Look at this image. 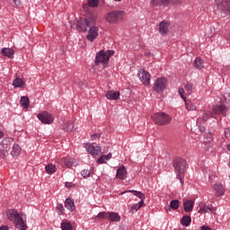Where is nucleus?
<instances>
[{
	"mask_svg": "<svg viewBox=\"0 0 230 230\" xmlns=\"http://www.w3.org/2000/svg\"><path fill=\"white\" fill-rule=\"evenodd\" d=\"M83 22L87 28H90L86 36L87 40L90 42H94V40H96L98 38V31H100L98 27L94 26V24H96V16L92 15L87 17Z\"/></svg>",
	"mask_w": 230,
	"mask_h": 230,
	"instance_id": "nucleus-1",
	"label": "nucleus"
},
{
	"mask_svg": "<svg viewBox=\"0 0 230 230\" xmlns=\"http://www.w3.org/2000/svg\"><path fill=\"white\" fill-rule=\"evenodd\" d=\"M7 218L11 222H14L16 229H20V230L28 229V226L26 225V221L24 220L25 217L23 215L19 214L17 210L15 209L8 210Z\"/></svg>",
	"mask_w": 230,
	"mask_h": 230,
	"instance_id": "nucleus-2",
	"label": "nucleus"
},
{
	"mask_svg": "<svg viewBox=\"0 0 230 230\" xmlns=\"http://www.w3.org/2000/svg\"><path fill=\"white\" fill-rule=\"evenodd\" d=\"M114 55V50H101L96 54L95 65L100 66L102 64L103 67H107L111 57Z\"/></svg>",
	"mask_w": 230,
	"mask_h": 230,
	"instance_id": "nucleus-3",
	"label": "nucleus"
},
{
	"mask_svg": "<svg viewBox=\"0 0 230 230\" xmlns=\"http://www.w3.org/2000/svg\"><path fill=\"white\" fill-rule=\"evenodd\" d=\"M176 177L181 181V184H184V171L186 170V160L178 158L173 164Z\"/></svg>",
	"mask_w": 230,
	"mask_h": 230,
	"instance_id": "nucleus-4",
	"label": "nucleus"
},
{
	"mask_svg": "<svg viewBox=\"0 0 230 230\" xmlns=\"http://www.w3.org/2000/svg\"><path fill=\"white\" fill-rule=\"evenodd\" d=\"M152 119L155 125H158L159 127L168 125L172 122V117L164 112L155 113L152 115Z\"/></svg>",
	"mask_w": 230,
	"mask_h": 230,
	"instance_id": "nucleus-5",
	"label": "nucleus"
},
{
	"mask_svg": "<svg viewBox=\"0 0 230 230\" xmlns=\"http://www.w3.org/2000/svg\"><path fill=\"white\" fill-rule=\"evenodd\" d=\"M123 17H125V12L111 11L106 14V21L110 24H117V22L123 21Z\"/></svg>",
	"mask_w": 230,
	"mask_h": 230,
	"instance_id": "nucleus-6",
	"label": "nucleus"
},
{
	"mask_svg": "<svg viewBox=\"0 0 230 230\" xmlns=\"http://www.w3.org/2000/svg\"><path fill=\"white\" fill-rule=\"evenodd\" d=\"M1 145L0 157H2V159H6V157H8V152L12 149V138L3 139Z\"/></svg>",
	"mask_w": 230,
	"mask_h": 230,
	"instance_id": "nucleus-7",
	"label": "nucleus"
},
{
	"mask_svg": "<svg viewBox=\"0 0 230 230\" xmlns=\"http://www.w3.org/2000/svg\"><path fill=\"white\" fill-rule=\"evenodd\" d=\"M125 193H133L135 197H137L138 199H141V201L138 203L133 204L131 207L132 211H138V209H141V207L145 204V194L141 191L137 190H127Z\"/></svg>",
	"mask_w": 230,
	"mask_h": 230,
	"instance_id": "nucleus-8",
	"label": "nucleus"
},
{
	"mask_svg": "<svg viewBox=\"0 0 230 230\" xmlns=\"http://www.w3.org/2000/svg\"><path fill=\"white\" fill-rule=\"evenodd\" d=\"M178 93L183 100L185 108L189 112H191V111H197V105L191 100L186 99V96L184 95V88H179Z\"/></svg>",
	"mask_w": 230,
	"mask_h": 230,
	"instance_id": "nucleus-9",
	"label": "nucleus"
},
{
	"mask_svg": "<svg viewBox=\"0 0 230 230\" xmlns=\"http://www.w3.org/2000/svg\"><path fill=\"white\" fill-rule=\"evenodd\" d=\"M168 84V79L166 77H160L155 81L154 91L155 93H163L166 89V84Z\"/></svg>",
	"mask_w": 230,
	"mask_h": 230,
	"instance_id": "nucleus-10",
	"label": "nucleus"
},
{
	"mask_svg": "<svg viewBox=\"0 0 230 230\" xmlns=\"http://www.w3.org/2000/svg\"><path fill=\"white\" fill-rule=\"evenodd\" d=\"M84 146L86 152H88V154H91V155H98V154L102 152V147L100 146V145L96 143H86L84 144Z\"/></svg>",
	"mask_w": 230,
	"mask_h": 230,
	"instance_id": "nucleus-11",
	"label": "nucleus"
},
{
	"mask_svg": "<svg viewBox=\"0 0 230 230\" xmlns=\"http://www.w3.org/2000/svg\"><path fill=\"white\" fill-rule=\"evenodd\" d=\"M217 10L224 13H230V0H216Z\"/></svg>",
	"mask_w": 230,
	"mask_h": 230,
	"instance_id": "nucleus-12",
	"label": "nucleus"
},
{
	"mask_svg": "<svg viewBox=\"0 0 230 230\" xmlns=\"http://www.w3.org/2000/svg\"><path fill=\"white\" fill-rule=\"evenodd\" d=\"M38 119H40V121H41V123H44L45 125H51L55 118H53V115H51L49 112L43 111L38 114Z\"/></svg>",
	"mask_w": 230,
	"mask_h": 230,
	"instance_id": "nucleus-13",
	"label": "nucleus"
},
{
	"mask_svg": "<svg viewBox=\"0 0 230 230\" xmlns=\"http://www.w3.org/2000/svg\"><path fill=\"white\" fill-rule=\"evenodd\" d=\"M212 111L217 116H227V108L224 103L215 104Z\"/></svg>",
	"mask_w": 230,
	"mask_h": 230,
	"instance_id": "nucleus-14",
	"label": "nucleus"
},
{
	"mask_svg": "<svg viewBox=\"0 0 230 230\" xmlns=\"http://www.w3.org/2000/svg\"><path fill=\"white\" fill-rule=\"evenodd\" d=\"M159 33L162 37H166L170 33V22L162 21L159 23Z\"/></svg>",
	"mask_w": 230,
	"mask_h": 230,
	"instance_id": "nucleus-15",
	"label": "nucleus"
},
{
	"mask_svg": "<svg viewBox=\"0 0 230 230\" xmlns=\"http://www.w3.org/2000/svg\"><path fill=\"white\" fill-rule=\"evenodd\" d=\"M138 78L140 80V82H142V84H144V85H150V73H148L146 70L140 69V71L138 72Z\"/></svg>",
	"mask_w": 230,
	"mask_h": 230,
	"instance_id": "nucleus-16",
	"label": "nucleus"
},
{
	"mask_svg": "<svg viewBox=\"0 0 230 230\" xmlns=\"http://www.w3.org/2000/svg\"><path fill=\"white\" fill-rule=\"evenodd\" d=\"M214 211H216L215 207H213V205L211 204H206V203H200L199 204V213H213Z\"/></svg>",
	"mask_w": 230,
	"mask_h": 230,
	"instance_id": "nucleus-17",
	"label": "nucleus"
},
{
	"mask_svg": "<svg viewBox=\"0 0 230 230\" xmlns=\"http://www.w3.org/2000/svg\"><path fill=\"white\" fill-rule=\"evenodd\" d=\"M127 175L128 172L125 165H121L117 169L116 178L119 181H125V179H127Z\"/></svg>",
	"mask_w": 230,
	"mask_h": 230,
	"instance_id": "nucleus-18",
	"label": "nucleus"
},
{
	"mask_svg": "<svg viewBox=\"0 0 230 230\" xmlns=\"http://www.w3.org/2000/svg\"><path fill=\"white\" fill-rule=\"evenodd\" d=\"M180 89H183L185 97L190 96L193 93V84L187 82Z\"/></svg>",
	"mask_w": 230,
	"mask_h": 230,
	"instance_id": "nucleus-19",
	"label": "nucleus"
},
{
	"mask_svg": "<svg viewBox=\"0 0 230 230\" xmlns=\"http://www.w3.org/2000/svg\"><path fill=\"white\" fill-rule=\"evenodd\" d=\"M215 191H217V197H222L226 194V189L223 184L215 183L212 187Z\"/></svg>",
	"mask_w": 230,
	"mask_h": 230,
	"instance_id": "nucleus-20",
	"label": "nucleus"
},
{
	"mask_svg": "<svg viewBox=\"0 0 230 230\" xmlns=\"http://www.w3.org/2000/svg\"><path fill=\"white\" fill-rule=\"evenodd\" d=\"M108 220L110 222H119L121 220V217L116 212H108Z\"/></svg>",
	"mask_w": 230,
	"mask_h": 230,
	"instance_id": "nucleus-21",
	"label": "nucleus"
},
{
	"mask_svg": "<svg viewBox=\"0 0 230 230\" xmlns=\"http://www.w3.org/2000/svg\"><path fill=\"white\" fill-rule=\"evenodd\" d=\"M105 96L107 100H119V92H115L111 90L107 92Z\"/></svg>",
	"mask_w": 230,
	"mask_h": 230,
	"instance_id": "nucleus-22",
	"label": "nucleus"
},
{
	"mask_svg": "<svg viewBox=\"0 0 230 230\" xmlns=\"http://www.w3.org/2000/svg\"><path fill=\"white\" fill-rule=\"evenodd\" d=\"M65 208H66L68 211H75L76 209V207L75 206V201H73V199H71L70 198L65 200Z\"/></svg>",
	"mask_w": 230,
	"mask_h": 230,
	"instance_id": "nucleus-23",
	"label": "nucleus"
},
{
	"mask_svg": "<svg viewBox=\"0 0 230 230\" xmlns=\"http://www.w3.org/2000/svg\"><path fill=\"white\" fill-rule=\"evenodd\" d=\"M195 206V202L193 200H187L183 203L184 211L186 213H190V211H193V207Z\"/></svg>",
	"mask_w": 230,
	"mask_h": 230,
	"instance_id": "nucleus-24",
	"label": "nucleus"
},
{
	"mask_svg": "<svg viewBox=\"0 0 230 230\" xmlns=\"http://www.w3.org/2000/svg\"><path fill=\"white\" fill-rule=\"evenodd\" d=\"M63 163L67 168H71V166H76V164H78L76 162H75V159L71 157L63 158Z\"/></svg>",
	"mask_w": 230,
	"mask_h": 230,
	"instance_id": "nucleus-25",
	"label": "nucleus"
},
{
	"mask_svg": "<svg viewBox=\"0 0 230 230\" xmlns=\"http://www.w3.org/2000/svg\"><path fill=\"white\" fill-rule=\"evenodd\" d=\"M45 170L49 175H53V173H57V165L49 164L45 166Z\"/></svg>",
	"mask_w": 230,
	"mask_h": 230,
	"instance_id": "nucleus-26",
	"label": "nucleus"
},
{
	"mask_svg": "<svg viewBox=\"0 0 230 230\" xmlns=\"http://www.w3.org/2000/svg\"><path fill=\"white\" fill-rule=\"evenodd\" d=\"M22 149L21 148V146L18 144H14L13 146V150L11 152V155H13V157H17V155H21V151Z\"/></svg>",
	"mask_w": 230,
	"mask_h": 230,
	"instance_id": "nucleus-27",
	"label": "nucleus"
},
{
	"mask_svg": "<svg viewBox=\"0 0 230 230\" xmlns=\"http://www.w3.org/2000/svg\"><path fill=\"white\" fill-rule=\"evenodd\" d=\"M1 53L4 57H8V58H13L14 51L12 49H2Z\"/></svg>",
	"mask_w": 230,
	"mask_h": 230,
	"instance_id": "nucleus-28",
	"label": "nucleus"
},
{
	"mask_svg": "<svg viewBox=\"0 0 230 230\" xmlns=\"http://www.w3.org/2000/svg\"><path fill=\"white\" fill-rule=\"evenodd\" d=\"M13 85L14 86L15 89L24 87V81L22 80V78L17 77L13 82Z\"/></svg>",
	"mask_w": 230,
	"mask_h": 230,
	"instance_id": "nucleus-29",
	"label": "nucleus"
},
{
	"mask_svg": "<svg viewBox=\"0 0 230 230\" xmlns=\"http://www.w3.org/2000/svg\"><path fill=\"white\" fill-rule=\"evenodd\" d=\"M193 66H194V67H196V69H203L204 61L202 59H200V58H197L194 60Z\"/></svg>",
	"mask_w": 230,
	"mask_h": 230,
	"instance_id": "nucleus-30",
	"label": "nucleus"
},
{
	"mask_svg": "<svg viewBox=\"0 0 230 230\" xmlns=\"http://www.w3.org/2000/svg\"><path fill=\"white\" fill-rule=\"evenodd\" d=\"M20 103L23 109H28V107H30V99L26 96H22L20 100Z\"/></svg>",
	"mask_w": 230,
	"mask_h": 230,
	"instance_id": "nucleus-31",
	"label": "nucleus"
},
{
	"mask_svg": "<svg viewBox=\"0 0 230 230\" xmlns=\"http://www.w3.org/2000/svg\"><path fill=\"white\" fill-rule=\"evenodd\" d=\"M73 128H75V125H73V122L71 121L65 122V126L63 127V130H65V132H71Z\"/></svg>",
	"mask_w": 230,
	"mask_h": 230,
	"instance_id": "nucleus-32",
	"label": "nucleus"
},
{
	"mask_svg": "<svg viewBox=\"0 0 230 230\" xmlns=\"http://www.w3.org/2000/svg\"><path fill=\"white\" fill-rule=\"evenodd\" d=\"M56 211L59 216L66 215V208H64V205L58 203L56 207Z\"/></svg>",
	"mask_w": 230,
	"mask_h": 230,
	"instance_id": "nucleus-33",
	"label": "nucleus"
},
{
	"mask_svg": "<svg viewBox=\"0 0 230 230\" xmlns=\"http://www.w3.org/2000/svg\"><path fill=\"white\" fill-rule=\"evenodd\" d=\"M191 224V217L190 216H184L181 218V225L185 226V227H188Z\"/></svg>",
	"mask_w": 230,
	"mask_h": 230,
	"instance_id": "nucleus-34",
	"label": "nucleus"
},
{
	"mask_svg": "<svg viewBox=\"0 0 230 230\" xmlns=\"http://www.w3.org/2000/svg\"><path fill=\"white\" fill-rule=\"evenodd\" d=\"M62 230H73V225L70 222L65 221L61 223Z\"/></svg>",
	"mask_w": 230,
	"mask_h": 230,
	"instance_id": "nucleus-35",
	"label": "nucleus"
},
{
	"mask_svg": "<svg viewBox=\"0 0 230 230\" xmlns=\"http://www.w3.org/2000/svg\"><path fill=\"white\" fill-rule=\"evenodd\" d=\"M109 217V212H100L97 216H95L94 220H100V218H107Z\"/></svg>",
	"mask_w": 230,
	"mask_h": 230,
	"instance_id": "nucleus-36",
	"label": "nucleus"
},
{
	"mask_svg": "<svg viewBox=\"0 0 230 230\" xmlns=\"http://www.w3.org/2000/svg\"><path fill=\"white\" fill-rule=\"evenodd\" d=\"M98 0H88V6H91V8H98Z\"/></svg>",
	"mask_w": 230,
	"mask_h": 230,
	"instance_id": "nucleus-37",
	"label": "nucleus"
},
{
	"mask_svg": "<svg viewBox=\"0 0 230 230\" xmlns=\"http://www.w3.org/2000/svg\"><path fill=\"white\" fill-rule=\"evenodd\" d=\"M160 4L162 6H170V4H173V0H160Z\"/></svg>",
	"mask_w": 230,
	"mask_h": 230,
	"instance_id": "nucleus-38",
	"label": "nucleus"
},
{
	"mask_svg": "<svg viewBox=\"0 0 230 230\" xmlns=\"http://www.w3.org/2000/svg\"><path fill=\"white\" fill-rule=\"evenodd\" d=\"M212 116H213V113L211 111L205 112L202 115V120L207 121L208 119H209V118H212Z\"/></svg>",
	"mask_w": 230,
	"mask_h": 230,
	"instance_id": "nucleus-39",
	"label": "nucleus"
},
{
	"mask_svg": "<svg viewBox=\"0 0 230 230\" xmlns=\"http://www.w3.org/2000/svg\"><path fill=\"white\" fill-rule=\"evenodd\" d=\"M170 206L172 209H179V200L177 199L172 200L170 203Z\"/></svg>",
	"mask_w": 230,
	"mask_h": 230,
	"instance_id": "nucleus-40",
	"label": "nucleus"
},
{
	"mask_svg": "<svg viewBox=\"0 0 230 230\" xmlns=\"http://www.w3.org/2000/svg\"><path fill=\"white\" fill-rule=\"evenodd\" d=\"M81 175H82V177H84V179H87V178L91 177V171L84 169L81 172Z\"/></svg>",
	"mask_w": 230,
	"mask_h": 230,
	"instance_id": "nucleus-41",
	"label": "nucleus"
},
{
	"mask_svg": "<svg viewBox=\"0 0 230 230\" xmlns=\"http://www.w3.org/2000/svg\"><path fill=\"white\" fill-rule=\"evenodd\" d=\"M100 137H102L100 133H94L91 136L92 141H96V139H100Z\"/></svg>",
	"mask_w": 230,
	"mask_h": 230,
	"instance_id": "nucleus-42",
	"label": "nucleus"
},
{
	"mask_svg": "<svg viewBox=\"0 0 230 230\" xmlns=\"http://www.w3.org/2000/svg\"><path fill=\"white\" fill-rule=\"evenodd\" d=\"M107 160L105 159V155H101V157L97 160V163L100 164H103Z\"/></svg>",
	"mask_w": 230,
	"mask_h": 230,
	"instance_id": "nucleus-43",
	"label": "nucleus"
},
{
	"mask_svg": "<svg viewBox=\"0 0 230 230\" xmlns=\"http://www.w3.org/2000/svg\"><path fill=\"white\" fill-rule=\"evenodd\" d=\"M151 4L153 6H157V5L161 4V0H151Z\"/></svg>",
	"mask_w": 230,
	"mask_h": 230,
	"instance_id": "nucleus-44",
	"label": "nucleus"
},
{
	"mask_svg": "<svg viewBox=\"0 0 230 230\" xmlns=\"http://www.w3.org/2000/svg\"><path fill=\"white\" fill-rule=\"evenodd\" d=\"M12 4H14V6H21V0H13Z\"/></svg>",
	"mask_w": 230,
	"mask_h": 230,
	"instance_id": "nucleus-45",
	"label": "nucleus"
},
{
	"mask_svg": "<svg viewBox=\"0 0 230 230\" xmlns=\"http://www.w3.org/2000/svg\"><path fill=\"white\" fill-rule=\"evenodd\" d=\"M65 186H66V188H73V186H75V184H73V182H69V181H66V183H65Z\"/></svg>",
	"mask_w": 230,
	"mask_h": 230,
	"instance_id": "nucleus-46",
	"label": "nucleus"
},
{
	"mask_svg": "<svg viewBox=\"0 0 230 230\" xmlns=\"http://www.w3.org/2000/svg\"><path fill=\"white\" fill-rule=\"evenodd\" d=\"M225 136H226V137H230V128L225 129Z\"/></svg>",
	"mask_w": 230,
	"mask_h": 230,
	"instance_id": "nucleus-47",
	"label": "nucleus"
},
{
	"mask_svg": "<svg viewBox=\"0 0 230 230\" xmlns=\"http://www.w3.org/2000/svg\"><path fill=\"white\" fill-rule=\"evenodd\" d=\"M104 159L106 160V161H109L110 159H112V154H108V155H105V157H104Z\"/></svg>",
	"mask_w": 230,
	"mask_h": 230,
	"instance_id": "nucleus-48",
	"label": "nucleus"
},
{
	"mask_svg": "<svg viewBox=\"0 0 230 230\" xmlns=\"http://www.w3.org/2000/svg\"><path fill=\"white\" fill-rule=\"evenodd\" d=\"M0 230H8V226H1Z\"/></svg>",
	"mask_w": 230,
	"mask_h": 230,
	"instance_id": "nucleus-49",
	"label": "nucleus"
},
{
	"mask_svg": "<svg viewBox=\"0 0 230 230\" xmlns=\"http://www.w3.org/2000/svg\"><path fill=\"white\" fill-rule=\"evenodd\" d=\"M4 136V133H3V131H0V139H3Z\"/></svg>",
	"mask_w": 230,
	"mask_h": 230,
	"instance_id": "nucleus-50",
	"label": "nucleus"
},
{
	"mask_svg": "<svg viewBox=\"0 0 230 230\" xmlns=\"http://www.w3.org/2000/svg\"><path fill=\"white\" fill-rule=\"evenodd\" d=\"M81 30H83V31H87V29L84 27H81Z\"/></svg>",
	"mask_w": 230,
	"mask_h": 230,
	"instance_id": "nucleus-51",
	"label": "nucleus"
},
{
	"mask_svg": "<svg viewBox=\"0 0 230 230\" xmlns=\"http://www.w3.org/2000/svg\"><path fill=\"white\" fill-rule=\"evenodd\" d=\"M226 148H227L228 152H230V144L227 145Z\"/></svg>",
	"mask_w": 230,
	"mask_h": 230,
	"instance_id": "nucleus-52",
	"label": "nucleus"
},
{
	"mask_svg": "<svg viewBox=\"0 0 230 230\" xmlns=\"http://www.w3.org/2000/svg\"><path fill=\"white\" fill-rule=\"evenodd\" d=\"M166 211L169 212V211H170V208H166Z\"/></svg>",
	"mask_w": 230,
	"mask_h": 230,
	"instance_id": "nucleus-53",
	"label": "nucleus"
},
{
	"mask_svg": "<svg viewBox=\"0 0 230 230\" xmlns=\"http://www.w3.org/2000/svg\"><path fill=\"white\" fill-rule=\"evenodd\" d=\"M125 192H121L120 195H124Z\"/></svg>",
	"mask_w": 230,
	"mask_h": 230,
	"instance_id": "nucleus-54",
	"label": "nucleus"
},
{
	"mask_svg": "<svg viewBox=\"0 0 230 230\" xmlns=\"http://www.w3.org/2000/svg\"><path fill=\"white\" fill-rule=\"evenodd\" d=\"M226 102H227V99L225 97Z\"/></svg>",
	"mask_w": 230,
	"mask_h": 230,
	"instance_id": "nucleus-55",
	"label": "nucleus"
}]
</instances>
